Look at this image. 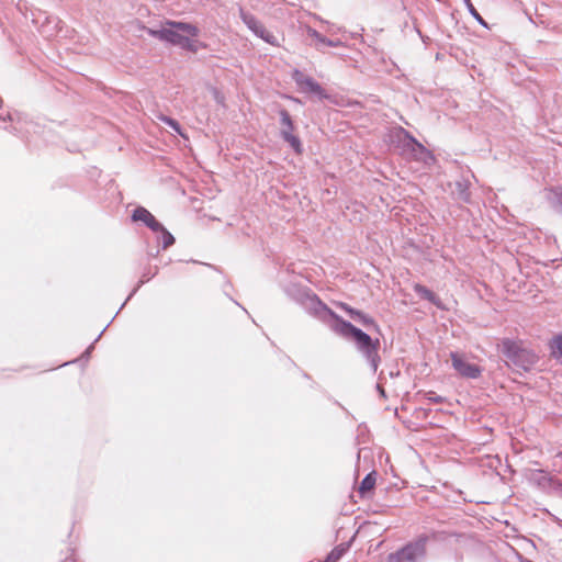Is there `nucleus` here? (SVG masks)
Wrapping results in <instances>:
<instances>
[{"label": "nucleus", "mask_w": 562, "mask_h": 562, "mask_svg": "<svg viewBox=\"0 0 562 562\" xmlns=\"http://www.w3.org/2000/svg\"><path fill=\"white\" fill-rule=\"evenodd\" d=\"M281 286L284 294L305 312L326 324L330 330L345 340L352 342L357 352L369 364L372 372L376 373L381 364V357L379 355L381 344L379 338L373 339L361 328L342 318L308 286L292 281L283 283Z\"/></svg>", "instance_id": "obj_1"}, {"label": "nucleus", "mask_w": 562, "mask_h": 562, "mask_svg": "<svg viewBox=\"0 0 562 562\" xmlns=\"http://www.w3.org/2000/svg\"><path fill=\"white\" fill-rule=\"evenodd\" d=\"M438 532L431 535L420 533L415 539L405 543L395 552H391L386 557L385 562H425L427 558V544L430 539H437Z\"/></svg>", "instance_id": "obj_2"}, {"label": "nucleus", "mask_w": 562, "mask_h": 562, "mask_svg": "<svg viewBox=\"0 0 562 562\" xmlns=\"http://www.w3.org/2000/svg\"><path fill=\"white\" fill-rule=\"evenodd\" d=\"M501 352L519 372L530 371L538 361V356L532 350L509 338L502 340Z\"/></svg>", "instance_id": "obj_3"}, {"label": "nucleus", "mask_w": 562, "mask_h": 562, "mask_svg": "<svg viewBox=\"0 0 562 562\" xmlns=\"http://www.w3.org/2000/svg\"><path fill=\"white\" fill-rule=\"evenodd\" d=\"M165 24L167 26L162 42L181 49L189 36L196 37L200 33L199 27L190 22L166 20Z\"/></svg>", "instance_id": "obj_4"}, {"label": "nucleus", "mask_w": 562, "mask_h": 562, "mask_svg": "<svg viewBox=\"0 0 562 562\" xmlns=\"http://www.w3.org/2000/svg\"><path fill=\"white\" fill-rule=\"evenodd\" d=\"M165 24L167 26L162 42L181 49L189 36L196 37L200 33L199 27L190 22L166 20Z\"/></svg>", "instance_id": "obj_5"}, {"label": "nucleus", "mask_w": 562, "mask_h": 562, "mask_svg": "<svg viewBox=\"0 0 562 562\" xmlns=\"http://www.w3.org/2000/svg\"><path fill=\"white\" fill-rule=\"evenodd\" d=\"M391 143L394 144L402 153L408 154H426L427 148L418 142L408 131L402 126H395L390 133Z\"/></svg>", "instance_id": "obj_6"}, {"label": "nucleus", "mask_w": 562, "mask_h": 562, "mask_svg": "<svg viewBox=\"0 0 562 562\" xmlns=\"http://www.w3.org/2000/svg\"><path fill=\"white\" fill-rule=\"evenodd\" d=\"M278 114L280 117V137L282 140L293 149L296 155H301L304 151L303 143L301 138L294 134L295 124L290 115L289 111L284 108H280L278 110Z\"/></svg>", "instance_id": "obj_7"}, {"label": "nucleus", "mask_w": 562, "mask_h": 562, "mask_svg": "<svg viewBox=\"0 0 562 562\" xmlns=\"http://www.w3.org/2000/svg\"><path fill=\"white\" fill-rule=\"evenodd\" d=\"M238 13L243 23L255 36L261 38L269 45L276 47L280 46L277 36H274L270 31H268L265 27L263 23L260 20H258L256 15L245 10L243 7H239Z\"/></svg>", "instance_id": "obj_8"}, {"label": "nucleus", "mask_w": 562, "mask_h": 562, "mask_svg": "<svg viewBox=\"0 0 562 562\" xmlns=\"http://www.w3.org/2000/svg\"><path fill=\"white\" fill-rule=\"evenodd\" d=\"M292 78L296 86L300 88L301 92L313 94L321 101L329 99V94L314 78L304 75L297 69L293 71Z\"/></svg>", "instance_id": "obj_9"}, {"label": "nucleus", "mask_w": 562, "mask_h": 562, "mask_svg": "<svg viewBox=\"0 0 562 562\" xmlns=\"http://www.w3.org/2000/svg\"><path fill=\"white\" fill-rule=\"evenodd\" d=\"M23 117L18 111L3 109V101L0 98V127L20 136L23 130Z\"/></svg>", "instance_id": "obj_10"}, {"label": "nucleus", "mask_w": 562, "mask_h": 562, "mask_svg": "<svg viewBox=\"0 0 562 562\" xmlns=\"http://www.w3.org/2000/svg\"><path fill=\"white\" fill-rule=\"evenodd\" d=\"M452 368L462 376L467 379H477L481 376L483 369L467 361L461 355L456 351L450 353Z\"/></svg>", "instance_id": "obj_11"}, {"label": "nucleus", "mask_w": 562, "mask_h": 562, "mask_svg": "<svg viewBox=\"0 0 562 562\" xmlns=\"http://www.w3.org/2000/svg\"><path fill=\"white\" fill-rule=\"evenodd\" d=\"M131 220L134 223H142L144 226L149 228L153 233L164 229L162 223H160L154 214H151L145 206H136L131 214Z\"/></svg>", "instance_id": "obj_12"}, {"label": "nucleus", "mask_w": 562, "mask_h": 562, "mask_svg": "<svg viewBox=\"0 0 562 562\" xmlns=\"http://www.w3.org/2000/svg\"><path fill=\"white\" fill-rule=\"evenodd\" d=\"M344 310L347 312V314L357 323L361 324L368 329H375L376 331L380 330L379 325L374 321L373 317H371L369 314H366L364 312L353 308L351 306H348L347 304L342 305Z\"/></svg>", "instance_id": "obj_13"}, {"label": "nucleus", "mask_w": 562, "mask_h": 562, "mask_svg": "<svg viewBox=\"0 0 562 562\" xmlns=\"http://www.w3.org/2000/svg\"><path fill=\"white\" fill-rule=\"evenodd\" d=\"M307 34L315 41V47L317 50L323 52L324 47H338L342 45L340 40H331L316 31L315 29H308Z\"/></svg>", "instance_id": "obj_14"}, {"label": "nucleus", "mask_w": 562, "mask_h": 562, "mask_svg": "<svg viewBox=\"0 0 562 562\" xmlns=\"http://www.w3.org/2000/svg\"><path fill=\"white\" fill-rule=\"evenodd\" d=\"M452 194L460 202L471 203L470 182L465 179L456 181Z\"/></svg>", "instance_id": "obj_15"}, {"label": "nucleus", "mask_w": 562, "mask_h": 562, "mask_svg": "<svg viewBox=\"0 0 562 562\" xmlns=\"http://www.w3.org/2000/svg\"><path fill=\"white\" fill-rule=\"evenodd\" d=\"M414 291L416 294H418L423 300H426L437 306L438 308H443L441 300L439 296L432 292L430 289H428L426 285H423L420 283H416L414 285Z\"/></svg>", "instance_id": "obj_16"}, {"label": "nucleus", "mask_w": 562, "mask_h": 562, "mask_svg": "<svg viewBox=\"0 0 562 562\" xmlns=\"http://www.w3.org/2000/svg\"><path fill=\"white\" fill-rule=\"evenodd\" d=\"M375 482H376V472L371 471L360 482V485L358 488L360 496L361 497L368 496L370 494V492L373 491V488L375 486Z\"/></svg>", "instance_id": "obj_17"}, {"label": "nucleus", "mask_w": 562, "mask_h": 562, "mask_svg": "<svg viewBox=\"0 0 562 562\" xmlns=\"http://www.w3.org/2000/svg\"><path fill=\"white\" fill-rule=\"evenodd\" d=\"M158 271H159V268L157 266H155V267L148 266L147 268H145L142 273L140 280L137 282L136 286L128 294V296L126 297V301H130L136 294V292L139 290V288L144 283L151 280L158 273Z\"/></svg>", "instance_id": "obj_18"}, {"label": "nucleus", "mask_w": 562, "mask_h": 562, "mask_svg": "<svg viewBox=\"0 0 562 562\" xmlns=\"http://www.w3.org/2000/svg\"><path fill=\"white\" fill-rule=\"evenodd\" d=\"M160 249L166 250L176 243L175 236L164 226V229L156 232Z\"/></svg>", "instance_id": "obj_19"}, {"label": "nucleus", "mask_w": 562, "mask_h": 562, "mask_svg": "<svg viewBox=\"0 0 562 562\" xmlns=\"http://www.w3.org/2000/svg\"><path fill=\"white\" fill-rule=\"evenodd\" d=\"M188 37L187 42L183 45V50L190 52V53H196L200 48H205L206 44L203 42L194 41Z\"/></svg>", "instance_id": "obj_20"}, {"label": "nucleus", "mask_w": 562, "mask_h": 562, "mask_svg": "<svg viewBox=\"0 0 562 562\" xmlns=\"http://www.w3.org/2000/svg\"><path fill=\"white\" fill-rule=\"evenodd\" d=\"M160 120L166 124L168 125L170 128H172L176 133H178L179 135H183L182 134V127L180 125V123L173 119V117H170V116H161Z\"/></svg>", "instance_id": "obj_21"}, {"label": "nucleus", "mask_w": 562, "mask_h": 562, "mask_svg": "<svg viewBox=\"0 0 562 562\" xmlns=\"http://www.w3.org/2000/svg\"><path fill=\"white\" fill-rule=\"evenodd\" d=\"M464 4L467 5L470 14L482 25H486L484 19L481 16V14L477 12V10L472 4L471 0H463Z\"/></svg>", "instance_id": "obj_22"}, {"label": "nucleus", "mask_w": 562, "mask_h": 562, "mask_svg": "<svg viewBox=\"0 0 562 562\" xmlns=\"http://www.w3.org/2000/svg\"><path fill=\"white\" fill-rule=\"evenodd\" d=\"M165 29H166V26L161 27V29L145 27V31L149 36L162 42L164 35H165Z\"/></svg>", "instance_id": "obj_23"}, {"label": "nucleus", "mask_w": 562, "mask_h": 562, "mask_svg": "<svg viewBox=\"0 0 562 562\" xmlns=\"http://www.w3.org/2000/svg\"><path fill=\"white\" fill-rule=\"evenodd\" d=\"M109 324L104 327V329L98 335V337L94 339V341L85 350V352L81 355L80 360L88 361L90 358V355L94 348V344L100 339L104 330L108 328Z\"/></svg>", "instance_id": "obj_24"}, {"label": "nucleus", "mask_w": 562, "mask_h": 562, "mask_svg": "<svg viewBox=\"0 0 562 562\" xmlns=\"http://www.w3.org/2000/svg\"><path fill=\"white\" fill-rule=\"evenodd\" d=\"M339 551L337 548L331 549L323 562H338L342 557Z\"/></svg>", "instance_id": "obj_25"}, {"label": "nucleus", "mask_w": 562, "mask_h": 562, "mask_svg": "<svg viewBox=\"0 0 562 562\" xmlns=\"http://www.w3.org/2000/svg\"><path fill=\"white\" fill-rule=\"evenodd\" d=\"M427 398L429 402L437 403V404L442 403L445 400L442 396L437 395L435 392H429Z\"/></svg>", "instance_id": "obj_26"}, {"label": "nucleus", "mask_w": 562, "mask_h": 562, "mask_svg": "<svg viewBox=\"0 0 562 562\" xmlns=\"http://www.w3.org/2000/svg\"><path fill=\"white\" fill-rule=\"evenodd\" d=\"M382 380H383V371L379 374V382L376 383V390L382 397H386L385 391L380 383Z\"/></svg>", "instance_id": "obj_27"}, {"label": "nucleus", "mask_w": 562, "mask_h": 562, "mask_svg": "<svg viewBox=\"0 0 562 562\" xmlns=\"http://www.w3.org/2000/svg\"><path fill=\"white\" fill-rule=\"evenodd\" d=\"M335 548H337L338 550H340L339 552L344 555L350 548V542H342V543H339L338 546H336Z\"/></svg>", "instance_id": "obj_28"}, {"label": "nucleus", "mask_w": 562, "mask_h": 562, "mask_svg": "<svg viewBox=\"0 0 562 562\" xmlns=\"http://www.w3.org/2000/svg\"><path fill=\"white\" fill-rule=\"evenodd\" d=\"M414 30L416 31V33L418 34V36L422 38V41H423L425 44H427V43L430 41V38H429L428 36L424 35V34L420 32V30L418 29V26H417L416 24H414Z\"/></svg>", "instance_id": "obj_29"}, {"label": "nucleus", "mask_w": 562, "mask_h": 562, "mask_svg": "<svg viewBox=\"0 0 562 562\" xmlns=\"http://www.w3.org/2000/svg\"><path fill=\"white\" fill-rule=\"evenodd\" d=\"M160 252V248H157L156 250L149 249L147 250V257L148 258H157Z\"/></svg>", "instance_id": "obj_30"}, {"label": "nucleus", "mask_w": 562, "mask_h": 562, "mask_svg": "<svg viewBox=\"0 0 562 562\" xmlns=\"http://www.w3.org/2000/svg\"><path fill=\"white\" fill-rule=\"evenodd\" d=\"M557 203H558V206L560 207V210L562 212V193L557 195Z\"/></svg>", "instance_id": "obj_31"}, {"label": "nucleus", "mask_w": 562, "mask_h": 562, "mask_svg": "<svg viewBox=\"0 0 562 562\" xmlns=\"http://www.w3.org/2000/svg\"><path fill=\"white\" fill-rule=\"evenodd\" d=\"M400 373H401L400 370H395V371L392 370V371L389 372V376L390 378H395V376H398Z\"/></svg>", "instance_id": "obj_32"}, {"label": "nucleus", "mask_w": 562, "mask_h": 562, "mask_svg": "<svg viewBox=\"0 0 562 562\" xmlns=\"http://www.w3.org/2000/svg\"><path fill=\"white\" fill-rule=\"evenodd\" d=\"M128 301H124L123 304L121 305V307L119 308L117 312H115V315H119L120 311L125 306V304L127 303Z\"/></svg>", "instance_id": "obj_33"}, {"label": "nucleus", "mask_w": 562, "mask_h": 562, "mask_svg": "<svg viewBox=\"0 0 562 562\" xmlns=\"http://www.w3.org/2000/svg\"><path fill=\"white\" fill-rule=\"evenodd\" d=\"M72 361H67V362H64L61 366H67L69 363H71Z\"/></svg>", "instance_id": "obj_34"}]
</instances>
